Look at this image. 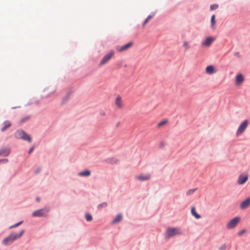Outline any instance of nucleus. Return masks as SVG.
Returning a JSON list of instances; mask_svg holds the SVG:
<instances>
[{
    "instance_id": "obj_1",
    "label": "nucleus",
    "mask_w": 250,
    "mask_h": 250,
    "mask_svg": "<svg viewBox=\"0 0 250 250\" xmlns=\"http://www.w3.org/2000/svg\"><path fill=\"white\" fill-rule=\"evenodd\" d=\"M24 230L21 229L19 233L12 232L8 237L2 240V244L4 245H9L14 241L20 238L24 233Z\"/></svg>"
},
{
    "instance_id": "obj_2",
    "label": "nucleus",
    "mask_w": 250,
    "mask_h": 250,
    "mask_svg": "<svg viewBox=\"0 0 250 250\" xmlns=\"http://www.w3.org/2000/svg\"><path fill=\"white\" fill-rule=\"evenodd\" d=\"M182 234V231L180 229L177 228H168L167 229L165 236L167 238H170L176 235H180Z\"/></svg>"
},
{
    "instance_id": "obj_3",
    "label": "nucleus",
    "mask_w": 250,
    "mask_h": 250,
    "mask_svg": "<svg viewBox=\"0 0 250 250\" xmlns=\"http://www.w3.org/2000/svg\"><path fill=\"white\" fill-rule=\"evenodd\" d=\"M114 52L113 50L110 51L108 53L105 54L99 62L98 65L101 67L106 64L113 57Z\"/></svg>"
},
{
    "instance_id": "obj_4",
    "label": "nucleus",
    "mask_w": 250,
    "mask_h": 250,
    "mask_svg": "<svg viewBox=\"0 0 250 250\" xmlns=\"http://www.w3.org/2000/svg\"><path fill=\"white\" fill-rule=\"evenodd\" d=\"M15 136L17 138L22 139L25 141L31 142V138L22 130H18L15 133Z\"/></svg>"
},
{
    "instance_id": "obj_5",
    "label": "nucleus",
    "mask_w": 250,
    "mask_h": 250,
    "mask_svg": "<svg viewBox=\"0 0 250 250\" xmlns=\"http://www.w3.org/2000/svg\"><path fill=\"white\" fill-rule=\"evenodd\" d=\"M240 219L239 217H236L229 220L227 225L226 228L228 229H230L235 228L240 222Z\"/></svg>"
},
{
    "instance_id": "obj_6",
    "label": "nucleus",
    "mask_w": 250,
    "mask_h": 250,
    "mask_svg": "<svg viewBox=\"0 0 250 250\" xmlns=\"http://www.w3.org/2000/svg\"><path fill=\"white\" fill-rule=\"evenodd\" d=\"M49 209L42 208L39 209L33 212L32 215L34 217H42L45 215V214L48 212Z\"/></svg>"
},
{
    "instance_id": "obj_7",
    "label": "nucleus",
    "mask_w": 250,
    "mask_h": 250,
    "mask_svg": "<svg viewBox=\"0 0 250 250\" xmlns=\"http://www.w3.org/2000/svg\"><path fill=\"white\" fill-rule=\"evenodd\" d=\"M132 45L133 42H130L123 46H118L116 47V50L119 52H124L130 48Z\"/></svg>"
},
{
    "instance_id": "obj_8",
    "label": "nucleus",
    "mask_w": 250,
    "mask_h": 250,
    "mask_svg": "<svg viewBox=\"0 0 250 250\" xmlns=\"http://www.w3.org/2000/svg\"><path fill=\"white\" fill-rule=\"evenodd\" d=\"M248 125V122L247 120H245L243 122V123L240 125L239 126L237 132L236 134L237 135H240L247 128Z\"/></svg>"
},
{
    "instance_id": "obj_9",
    "label": "nucleus",
    "mask_w": 250,
    "mask_h": 250,
    "mask_svg": "<svg viewBox=\"0 0 250 250\" xmlns=\"http://www.w3.org/2000/svg\"><path fill=\"white\" fill-rule=\"evenodd\" d=\"M115 104L118 109H122L123 107V103L122 98L120 95H118L115 100Z\"/></svg>"
},
{
    "instance_id": "obj_10",
    "label": "nucleus",
    "mask_w": 250,
    "mask_h": 250,
    "mask_svg": "<svg viewBox=\"0 0 250 250\" xmlns=\"http://www.w3.org/2000/svg\"><path fill=\"white\" fill-rule=\"evenodd\" d=\"M151 178L149 174H140L136 177V179L140 181H146L149 180Z\"/></svg>"
},
{
    "instance_id": "obj_11",
    "label": "nucleus",
    "mask_w": 250,
    "mask_h": 250,
    "mask_svg": "<svg viewBox=\"0 0 250 250\" xmlns=\"http://www.w3.org/2000/svg\"><path fill=\"white\" fill-rule=\"evenodd\" d=\"M250 206V197L247 198L240 204V207L242 209L247 208Z\"/></svg>"
},
{
    "instance_id": "obj_12",
    "label": "nucleus",
    "mask_w": 250,
    "mask_h": 250,
    "mask_svg": "<svg viewBox=\"0 0 250 250\" xmlns=\"http://www.w3.org/2000/svg\"><path fill=\"white\" fill-rule=\"evenodd\" d=\"M215 39L213 37H208L202 42V45L205 47L209 46Z\"/></svg>"
},
{
    "instance_id": "obj_13",
    "label": "nucleus",
    "mask_w": 250,
    "mask_h": 250,
    "mask_svg": "<svg viewBox=\"0 0 250 250\" xmlns=\"http://www.w3.org/2000/svg\"><path fill=\"white\" fill-rule=\"evenodd\" d=\"M248 179V175L241 174L239 176L237 183L239 185H243L247 182Z\"/></svg>"
},
{
    "instance_id": "obj_14",
    "label": "nucleus",
    "mask_w": 250,
    "mask_h": 250,
    "mask_svg": "<svg viewBox=\"0 0 250 250\" xmlns=\"http://www.w3.org/2000/svg\"><path fill=\"white\" fill-rule=\"evenodd\" d=\"M11 123L9 121H5L2 124L0 125V130L3 132L6 130L8 128L10 127Z\"/></svg>"
},
{
    "instance_id": "obj_15",
    "label": "nucleus",
    "mask_w": 250,
    "mask_h": 250,
    "mask_svg": "<svg viewBox=\"0 0 250 250\" xmlns=\"http://www.w3.org/2000/svg\"><path fill=\"white\" fill-rule=\"evenodd\" d=\"M244 81V77L242 74H239L236 75L235 79V84L237 86L241 84Z\"/></svg>"
},
{
    "instance_id": "obj_16",
    "label": "nucleus",
    "mask_w": 250,
    "mask_h": 250,
    "mask_svg": "<svg viewBox=\"0 0 250 250\" xmlns=\"http://www.w3.org/2000/svg\"><path fill=\"white\" fill-rule=\"evenodd\" d=\"M215 72L216 70L213 65H208L206 68V73L208 74H212Z\"/></svg>"
},
{
    "instance_id": "obj_17",
    "label": "nucleus",
    "mask_w": 250,
    "mask_h": 250,
    "mask_svg": "<svg viewBox=\"0 0 250 250\" xmlns=\"http://www.w3.org/2000/svg\"><path fill=\"white\" fill-rule=\"evenodd\" d=\"M10 153V150L8 148L5 147L0 150V156H7Z\"/></svg>"
},
{
    "instance_id": "obj_18",
    "label": "nucleus",
    "mask_w": 250,
    "mask_h": 250,
    "mask_svg": "<svg viewBox=\"0 0 250 250\" xmlns=\"http://www.w3.org/2000/svg\"><path fill=\"white\" fill-rule=\"evenodd\" d=\"M191 212L192 215H193L196 219H200L201 218V216L196 212L194 207H192L191 208Z\"/></svg>"
},
{
    "instance_id": "obj_19",
    "label": "nucleus",
    "mask_w": 250,
    "mask_h": 250,
    "mask_svg": "<svg viewBox=\"0 0 250 250\" xmlns=\"http://www.w3.org/2000/svg\"><path fill=\"white\" fill-rule=\"evenodd\" d=\"M91 172L89 170H86L80 172L79 175L81 176H88L90 175Z\"/></svg>"
},
{
    "instance_id": "obj_20",
    "label": "nucleus",
    "mask_w": 250,
    "mask_h": 250,
    "mask_svg": "<svg viewBox=\"0 0 250 250\" xmlns=\"http://www.w3.org/2000/svg\"><path fill=\"white\" fill-rule=\"evenodd\" d=\"M215 18V15H212V16L211 17L210 22H211V26L212 29H214L215 28V22H216Z\"/></svg>"
},
{
    "instance_id": "obj_21",
    "label": "nucleus",
    "mask_w": 250,
    "mask_h": 250,
    "mask_svg": "<svg viewBox=\"0 0 250 250\" xmlns=\"http://www.w3.org/2000/svg\"><path fill=\"white\" fill-rule=\"evenodd\" d=\"M167 122H168V120L167 119H165L162 121H161L157 124V127L158 128H160L162 126L166 125L167 123Z\"/></svg>"
},
{
    "instance_id": "obj_22",
    "label": "nucleus",
    "mask_w": 250,
    "mask_h": 250,
    "mask_svg": "<svg viewBox=\"0 0 250 250\" xmlns=\"http://www.w3.org/2000/svg\"><path fill=\"white\" fill-rule=\"evenodd\" d=\"M122 219V216L121 214H118L116 216L115 218L113 220V223H117L121 221Z\"/></svg>"
},
{
    "instance_id": "obj_23",
    "label": "nucleus",
    "mask_w": 250,
    "mask_h": 250,
    "mask_svg": "<svg viewBox=\"0 0 250 250\" xmlns=\"http://www.w3.org/2000/svg\"><path fill=\"white\" fill-rule=\"evenodd\" d=\"M154 15H149L147 18L145 20L143 24V26L145 27L146 24L148 22V21L153 17Z\"/></svg>"
},
{
    "instance_id": "obj_24",
    "label": "nucleus",
    "mask_w": 250,
    "mask_h": 250,
    "mask_svg": "<svg viewBox=\"0 0 250 250\" xmlns=\"http://www.w3.org/2000/svg\"><path fill=\"white\" fill-rule=\"evenodd\" d=\"M183 46L185 50H188L190 47L189 43L187 41H184L183 42Z\"/></svg>"
},
{
    "instance_id": "obj_25",
    "label": "nucleus",
    "mask_w": 250,
    "mask_h": 250,
    "mask_svg": "<svg viewBox=\"0 0 250 250\" xmlns=\"http://www.w3.org/2000/svg\"><path fill=\"white\" fill-rule=\"evenodd\" d=\"M85 217L87 221H91L92 220V217L90 214H86Z\"/></svg>"
},
{
    "instance_id": "obj_26",
    "label": "nucleus",
    "mask_w": 250,
    "mask_h": 250,
    "mask_svg": "<svg viewBox=\"0 0 250 250\" xmlns=\"http://www.w3.org/2000/svg\"><path fill=\"white\" fill-rule=\"evenodd\" d=\"M30 118V116L29 115L27 116L26 117H25V118H23V119H22L21 120V124L23 123H24V122H25V121H27V120H29Z\"/></svg>"
},
{
    "instance_id": "obj_27",
    "label": "nucleus",
    "mask_w": 250,
    "mask_h": 250,
    "mask_svg": "<svg viewBox=\"0 0 250 250\" xmlns=\"http://www.w3.org/2000/svg\"><path fill=\"white\" fill-rule=\"evenodd\" d=\"M218 7V4H212L210 5V8L211 10H213L216 9Z\"/></svg>"
},
{
    "instance_id": "obj_28",
    "label": "nucleus",
    "mask_w": 250,
    "mask_h": 250,
    "mask_svg": "<svg viewBox=\"0 0 250 250\" xmlns=\"http://www.w3.org/2000/svg\"><path fill=\"white\" fill-rule=\"evenodd\" d=\"M195 189H192L188 190L187 192V195H190V194H192L195 191Z\"/></svg>"
},
{
    "instance_id": "obj_29",
    "label": "nucleus",
    "mask_w": 250,
    "mask_h": 250,
    "mask_svg": "<svg viewBox=\"0 0 250 250\" xmlns=\"http://www.w3.org/2000/svg\"><path fill=\"white\" fill-rule=\"evenodd\" d=\"M22 223V222H19V223H18L16 224H15V225H13V226H12L10 227V228H10V229H12V228H15V227H18V226H19L20 225H21Z\"/></svg>"
},
{
    "instance_id": "obj_30",
    "label": "nucleus",
    "mask_w": 250,
    "mask_h": 250,
    "mask_svg": "<svg viewBox=\"0 0 250 250\" xmlns=\"http://www.w3.org/2000/svg\"><path fill=\"white\" fill-rule=\"evenodd\" d=\"M160 147L161 148H164L165 146V143L164 142H161L159 144Z\"/></svg>"
},
{
    "instance_id": "obj_31",
    "label": "nucleus",
    "mask_w": 250,
    "mask_h": 250,
    "mask_svg": "<svg viewBox=\"0 0 250 250\" xmlns=\"http://www.w3.org/2000/svg\"><path fill=\"white\" fill-rule=\"evenodd\" d=\"M106 206H107V204L106 203H103L100 204L98 206V208H100L103 207H106Z\"/></svg>"
},
{
    "instance_id": "obj_32",
    "label": "nucleus",
    "mask_w": 250,
    "mask_h": 250,
    "mask_svg": "<svg viewBox=\"0 0 250 250\" xmlns=\"http://www.w3.org/2000/svg\"><path fill=\"white\" fill-rule=\"evenodd\" d=\"M8 160L7 159H1V160H0V164L1 163H6L8 162Z\"/></svg>"
},
{
    "instance_id": "obj_33",
    "label": "nucleus",
    "mask_w": 250,
    "mask_h": 250,
    "mask_svg": "<svg viewBox=\"0 0 250 250\" xmlns=\"http://www.w3.org/2000/svg\"><path fill=\"white\" fill-rule=\"evenodd\" d=\"M226 249V246L225 245H223L219 248V250H225Z\"/></svg>"
},
{
    "instance_id": "obj_34",
    "label": "nucleus",
    "mask_w": 250,
    "mask_h": 250,
    "mask_svg": "<svg viewBox=\"0 0 250 250\" xmlns=\"http://www.w3.org/2000/svg\"><path fill=\"white\" fill-rule=\"evenodd\" d=\"M245 232V230L243 229V230H242L238 232V235L241 236Z\"/></svg>"
},
{
    "instance_id": "obj_35",
    "label": "nucleus",
    "mask_w": 250,
    "mask_h": 250,
    "mask_svg": "<svg viewBox=\"0 0 250 250\" xmlns=\"http://www.w3.org/2000/svg\"><path fill=\"white\" fill-rule=\"evenodd\" d=\"M234 55L236 56H237L238 57H240V53L238 52H236L234 53Z\"/></svg>"
},
{
    "instance_id": "obj_36",
    "label": "nucleus",
    "mask_w": 250,
    "mask_h": 250,
    "mask_svg": "<svg viewBox=\"0 0 250 250\" xmlns=\"http://www.w3.org/2000/svg\"><path fill=\"white\" fill-rule=\"evenodd\" d=\"M33 149H34V147H32L31 148H30L28 151V153L29 154L31 153L32 152V151L33 150Z\"/></svg>"
},
{
    "instance_id": "obj_37",
    "label": "nucleus",
    "mask_w": 250,
    "mask_h": 250,
    "mask_svg": "<svg viewBox=\"0 0 250 250\" xmlns=\"http://www.w3.org/2000/svg\"><path fill=\"white\" fill-rule=\"evenodd\" d=\"M100 114H101V115L102 116H105V112H101V113H100Z\"/></svg>"
}]
</instances>
